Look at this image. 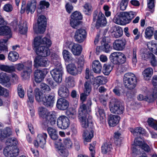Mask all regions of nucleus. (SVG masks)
<instances>
[{"label":"nucleus","instance_id":"f257e3e1","mask_svg":"<svg viewBox=\"0 0 157 157\" xmlns=\"http://www.w3.org/2000/svg\"><path fill=\"white\" fill-rule=\"evenodd\" d=\"M52 44L51 40L48 38L44 37L43 39L40 36L34 39L33 46L36 54L39 56L45 57L50 54L48 48Z\"/></svg>","mask_w":157,"mask_h":157},{"label":"nucleus","instance_id":"f03ea898","mask_svg":"<svg viewBox=\"0 0 157 157\" xmlns=\"http://www.w3.org/2000/svg\"><path fill=\"white\" fill-rule=\"evenodd\" d=\"M90 108L87 110L85 104H81L78 110L79 121L82 128H87L90 124L93 122L92 116L90 115Z\"/></svg>","mask_w":157,"mask_h":157},{"label":"nucleus","instance_id":"7ed1b4c3","mask_svg":"<svg viewBox=\"0 0 157 157\" xmlns=\"http://www.w3.org/2000/svg\"><path fill=\"white\" fill-rule=\"evenodd\" d=\"M137 12L133 11L117 13L113 18V22L117 24L125 25L130 23L136 15Z\"/></svg>","mask_w":157,"mask_h":157},{"label":"nucleus","instance_id":"20e7f679","mask_svg":"<svg viewBox=\"0 0 157 157\" xmlns=\"http://www.w3.org/2000/svg\"><path fill=\"white\" fill-rule=\"evenodd\" d=\"M59 57L56 55L51 56L52 62L53 63L56 68L50 71V73L54 80L57 83H60L62 80V75L63 71L61 64L58 61Z\"/></svg>","mask_w":157,"mask_h":157},{"label":"nucleus","instance_id":"39448f33","mask_svg":"<svg viewBox=\"0 0 157 157\" xmlns=\"http://www.w3.org/2000/svg\"><path fill=\"white\" fill-rule=\"evenodd\" d=\"M35 98L37 101L41 102L47 107H51L53 105L54 101L53 96L47 95L44 96L38 88H36L34 90Z\"/></svg>","mask_w":157,"mask_h":157},{"label":"nucleus","instance_id":"423d86ee","mask_svg":"<svg viewBox=\"0 0 157 157\" xmlns=\"http://www.w3.org/2000/svg\"><path fill=\"white\" fill-rule=\"evenodd\" d=\"M38 113L40 117L45 119L48 124L53 125L56 123V113L54 111L48 112L47 109L43 107H40L38 109Z\"/></svg>","mask_w":157,"mask_h":157},{"label":"nucleus","instance_id":"0eeeda50","mask_svg":"<svg viewBox=\"0 0 157 157\" xmlns=\"http://www.w3.org/2000/svg\"><path fill=\"white\" fill-rule=\"evenodd\" d=\"M124 84L125 87L128 89H134L137 83V78L135 75L131 72L124 74L123 78Z\"/></svg>","mask_w":157,"mask_h":157},{"label":"nucleus","instance_id":"6e6552de","mask_svg":"<svg viewBox=\"0 0 157 157\" xmlns=\"http://www.w3.org/2000/svg\"><path fill=\"white\" fill-rule=\"evenodd\" d=\"M111 61L114 64H122L125 63L126 57L123 52H114L110 56Z\"/></svg>","mask_w":157,"mask_h":157},{"label":"nucleus","instance_id":"1a4fd4ad","mask_svg":"<svg viewBox=\"0 0 157 157\" xmlns=\"http://www.w3.org/2000/svg\"><path fill=\"white\" fill-rule=\"evenodd\" d=\"M10 26L14 31H17L18 29L21 34H25L27 31V23L26 21L22 23L19 22L18 24L17 20L15 19L10 23Z\"/></svg>","mask_w":157,"mask_h":157},{"label":"nucleus","instance_id":"9d476101","mask_svg":"<svg viewBox=\"0 0 157 157\" xmlns=\"http://www.w3.org/2000/svg\"><path fill=\"white\" fill-rule=\"evenodd\" d=\"M6 23L2 16L0 15V35H6L9 38L12 36V32L10 28L6 26Z\"/></svg>","mask_w":157,"mask_h":157},{"label":"nucleus","instance_id":"9b49d317","mask_svg":"<svg viewBox=\"0 0 157 157\" xmlns=\"http://www.w3.org/2000/svg\"><path fill=\"white\" fill-rule=\"evenodd\" d=\"M82 15L80 12L75 11L73 12L71 15V26L74 28H76L79 25L80 23L79 20H82Z\"/></svg>","mask_w":157,"mask_h":157},{"label":"nucleus","instance_id":"f8f14e48","mask_svg":"<svg viewBox=\"0 0 157 157\" xmlns=\"http://www.w3.org/2000/svg\"><path fill=\"white\" fill-rule=\"evenodd\" d=\"M6 145L3 150V154L6 157H16L18 155L19 152L18 148L10 146L9 144Z\"/></svg>","mask_w":157,"mask_h":157},{"label":"nucleus","instance_id":"ddd939ff","mask_svg":"<svg viewBox=\"0 0 157 157\" xmlns=\"http://www.w3.org/2000/svg\"><path fill=\"white\" fill-rule=\"evenodd\" d=\"M86 36V30L82 29H80L77 30L75 32L74 38L76 41L81 43L84 41Z\"/></svg>","mask_w":157,"mask_h":157},{"label":"nucleus","instance_id":"4468645a","mask_svg":"<svg viewBox=\"0 0 157 157\" xmlns=\"http://www.w3.org/2000/svg\"><path fill=\"white\" fill-rule=\"evenodd\" d=\"M61 141V139H59L58 141L55 142V146L57 149V152L62 157H67L68 155V152L65 147L63 146Z\"/></svg>","mask_w":157,"mask_h":157},{"label":"nucleus","instance_id":"2eb2a0df","mask_svg":"<svg viewBox=\"0 0 157 157\" xmlns=\"http://www.w3.org/2000/svg\"><path fill=\"white\" fill-rule=\"evenodd\" d=\"M57 124L59 128L61 129H66L69 125V120L67 117L61 116L57 119Z\"/></svg>","mask_w":157,"mask_h":157},{"label":"nucleus","instance_id":"dca6fc26","mask_svg":"<svg viewBox=\"0 0 157 157\" xmlns=\"http://www.w3.org/2000/svg\"><path fill=\"white\" fill-rule=\"evenodd\" d=\"M47 137V133H43L38 135L37 140L34 141V145L35 146H38L43 148L46 143V139Z\"/></svg>","mask_w":157,"mask_h":157},{"label":"nucleus","instance_id":"f3484780","mask_svg":"<svg viewBox=\"0 0 157 157\" xmlns=\"http://www.w3.org/2000/svg\"><path fill=\"white\" fill-rule=\"evenodd\" d=\"M149 93L147 94L144 92L143 94H140L137 97V99L140 101L145 100L149 102L153 101L157 98V89L155 92V90H153L152 95H149Z\"/></svg>","mask_w":157,"mask_h":157},{"label":"nucleus","instance_id":"a211bd4d","mask_svg":"<svg viewBox=\"0 0 157 157\" xmlns=\"http://www.w3.org/2000/svg\"><path fill=\"white\" fill-rule=\"evenodd\" d=\"M93 19L94 21L97 20L96 25L98 26H105L107 23L106 18L101 12H99L98 15L94 14Z\"/></svg>","mask_w":157,"mask_h":157},{"label":"nucleus","instance_id":"6ab92c4d","mask_svg":"<svg viewBox=\"0 0 157 157\" xmlns=\"http://www.w3.org/2000/svg\"><path fill=\"white\" fill-rule=\"evenodd\" d=\"M48 72V70L44 69L43 70H37L35 71L34 75L36 82L39 83L44 79Z\"/></svg>","mask_w":157,"mask_h":157},{"label":"nucleus","instance_id":"aec40b11","mask_svg":"<svg viewBox=\"0 0 157 157\" xmlns=\"http://www.w3.org/2000/svg\"><path fill=\"white\" fill-rule=\"evenodd\" d=\"M37 22L38 32L40 33H43L45 31L47 24L45 17L43 15L39 16Z\"/></svg>","mask_w":157,"mask_h":157},{"label":"nucleus","instance_id":"412c9836","mask_svg":"<svg viewBox=\"0 0 157 157\" xmlns=\"http://www.w3.org/2000/svg\"><path fill=\"white\" fill-rule=\"evenodd\" d=\"M124 108L123 106H121L118 102L116 101L113 104L110 105V110L113 113L121 114L123 113Z\"/></svg>","mask_w":157,"mask_h":157},{"label":"nucleus","instance_id":"4be33fe9","mask_svg":"<svg viewBox=\"0 0 157 157\" xmlns=\"http://www.w3.org/2000/svg\"><path fill=\"white\" fill-rule=\"evenodd\" d=\"M34 63V66L35 67H37L39 66L47 67L49 65V61L45 57L40 58L37 57L35 58Z\"/></svg>","mask_w":157,"mask_h":157},{"label":"nucleus","instance_id":"5701e85b","mask_svg":"<svg viewBox=\"0 0 157 157\" xmlns=\"http://www.w3.org/2000/svg\"><path fill=\"white\" fill-rule=\"evenodd\" d=\"M126 41L125 39L116 40L113 44V49L116 51H122L125 47Z\"/></svg>","mask_w":157,"mask_h":157},{"label":"nucleus","instance_id":"b1692460","mask_svg":"<svg viewBox=\"0 0 157 157\" xmlns=\"http://www.w3.org/2000/svg\"><path fill=\"white\" fill-rule=\"evenodd\" d=\"M32 62L28 61L25 65V70L21 74V76L25 79L29 78L30 73L32 72Z\"/></svg>","mask_w":157,"mask_h":157},{"label":"nucleus","instance_id":"393cba45","mask_svg":"<svg viewBox=\"0 0 157 157\" xmlns=\"http://www.w3.org/2000/svg\"><path fill=\"white\" fill-rule=\"evenodd\" d=\"M67 71L70 74L75 75L82 71L81 67H77L73 63H70L66 67Z\"/></svg>","mask_w":157,"mask_h":157},{"label":"nucleus","instance_id":"a878e982","mask_svg":"<svg viewBox=\"0 0 157 157\" xmlns=\"http://www.w3.org/2000/svg\"><path fill=\"white\" fill-rule=\"evenodd\" d=\"M69 105V102L67 101L63 98H59L57 102V107L60 110H64L67 109Z\"/></svg>","mask_w":157,"mask_h":157},{"label":"nucleus","instance_id":"bb28decb","mask_svg":"<svg viewBox=\"0 0 157 157\" xmlns=\"http://www.w3.org/2000/svg\"><path fill=\"white\" fill-rule=\"evenodd\" d=\"M36 0H30L28 3L25 8L26 12L29 14L30 12L33 13L36 8Z\"/></svg>","mask_w":157,"mask_h":157},{"label":"nucleus","instance_id":"cd10ccee","mask_svg":"<svg viewBox=\"0 0 157 157\" xmlns=\"http://www.w3.org/2000/svg\"><path fill=\"white\" fill-rule=\"evenodd\" d=\"M111 32L112 35L116 38H118L121 37L123 33L122 28L119 26L113 27L111 29Z\"/></svg>","mask_w":157,"mask_h":157},{"label":"nucleus","instance_id":"c85d7f7f","mask_svg":"<svg viewBox=\"0 0 157 157\" xmlns=\"http://www.w3.org/2000/svg\"><path fill=\"white\" fill-rule=\"evenodd\" d=\"M120 117L116 115H111L108 119V123L109 126L114 127L116 126L119 122Z\"/></svg>","mask_w":157,"mask_h":157},{"label":"nucleus","instance_id":"c756f323","mask_svg":"<svg viewBox=\"0 0 157 157\" xmlns=\"http://www.w3.org/2000/svg\"><path fill=\"white\" fill-rule=\"evenodd\" d=\"M47 131L50 138L52 140L58 141V140H57V139L58 138V136L57 131L55 128L51 127H49L48 128Z\"/></svg>","mask_w":157,"mask_h":157},{"label":"nucleus","instance_id":"7c9ffc66","mask_svg":"<svg viewBox=\"0 0 157 157\" xmlns=\"http://www.w3.org/2000/svg\"><path fill=\"white\" fill-rule=\"evenodd\" d=\"M153 73V70L151 67L147 68L145 69L142 72V75L144 79L145 80H149Z\"/></svg>","mask_w":157,"mask_h":157},{"label":"nucleus","instance_id":"2f4dec72","mask_svg":"<svg viewBox=\"0 0 157 157\" xmlns=\"http://www.w3.org/2000/svg\"><path fill=\"white\" fill-rule=\"evenodd\" d=\"M63 58L65 62L69 63L74 60V59L72 57V54L68 51L63 49L62 52Z\"/></svg>","mask_w":157,"mask_h":157},{"label":"nucleus","instance_id":"473e14b6","mask_svg":"<svg viewBox=\"0 0 157 157\" xmlns=\"http://www.w3.org/2000/svg\"><path fill=\"white\" fill-rule=\"evenodd\" d=\"M138 138H136L134 140V144L135 145H138L141 148L145 151H149L150 148L148 145L145 143H143L141 141L138 140Z\"/></svg>","mask_w":157,"mask_h":157},{"label":"nucleus","instance_id":"72a5a7b5","mask_svg":"<svg viewBox=\"0 0 157 157\" xmlns=\"http://www.w3.org/2000/svg\"><path fill=\"white\" fill-rule=\"evenodd\" d=\"M94 82V86L97 88L100 85L105 84L107 82V79L104 76H100L96 77Z\"/></svg>","mask_w":157,"mask_h":157},{"label":"nucleus","instance_id":"f704fd0d","mask_svg":"<svg viewBox=\"0 0 157 157\" xmlns=\"http://www.w3.org/2000/svg\"><path fill=\"white\" fill-rule=\"evenodd\" d=\"M93 136L94 131L93 129H90L89 131L87 130L84 131L82 136L85 141L87 142H90Z\"/></svg>","mask_w":157,"mask_h":157},{"label":"nucleus","instance_id":"c9c22d12","mask_svg":"<svg viewBox=\"0 0 157 157\" xmlns=\"http://www.w3.org/2000/svg\"><path fill=\"white\" fill-rule=\"evenodd\" d=\"M92 67L94 71L96 73L100 74L102 70V66L99 61L95 60L92 63Z\"/></svg>","mask_w":157,"mask_h":157},{"label":"nucleus","instance_id":"e433bc0d","mask_svg":"<svg viewBox=\"0 0 157 157\" xmlns=\"http://www.w3.org/2000/svg\"><path fill=\"white\" fill-rule=\"evenodd\" d=\"M58 93L59 95L63 98H67L69 95L68 89L65 86H61L59 89Z\"/></svg>","mask_w":157,"mask_h":157},{"label":"nucleus","instance_id":"4c0bfd02","mask_svg":"<svg viewBox=\"0 0 157 157\" xmlns=\"http://www.w3.org/2000/svg\"><path fill=\"white\" fill-rule=\"evenodd\" d=\"M71 50L73 55L78 56L81 53L82 48L79 44L74 43L72 45Z\"/></svg>","mask_w":157,"mask_h":157},{"label":"nucleus","instance_id":"58836bf2","mask_svg":"<svg viewBox=\"0 0 157 157\" xmlns=\"http://www.w3.org/2000/svg\"><path fill=\"white\" fill-rule=\"evenodd\" d=\"M96 49L98 52L102 51L105 52L109 53L111 50L112 48L108 44L105 43L103 44L102 43L101 46H97Z\"/></svg>","mask_w":157,"mask_h":157},{"label":"nucleus","instance_id":"ea45409f","mask_svg":"<svg viewBox=\"0 0 157 157\" xmlns=\"http://www.w3.org/2000/svg\"><path fill=\"white\" fill-rule=\"evenodd\" d=\"M19 57V55L17 52L14 51H12L9 53L8 59L10 62H14L17 60Z\"/></svg>","mask_w":157,"mask_h":157},{"label":"nucleus","instance_id":"a19ab883","mask_svg":"<svg viewBox=\"0 0 157 157\" xmlns=\"http://www.w3.org/2000/svg\"><path fill=\"white\" fill-rule=\"evenodd\" d=\"M10 77L7 74L3 72H0V83L3 84L9 83Z\"/></svg>","mask_w":157,"mask_h":157},{"label":"nucleus","instance_id":"79ce46f5","mask_svg":"<svg viewBox=\"0 0 157 157\" xmlns=\"http://www.w3.org/2000/svg\"><path fill=\"white\" fill-rule=\"evenodd\" d=\"M12 132L11 129L9 128H6L1 131L0 136V140L2 141L6 137L9 136L11 134Z\"/></svg>","mask_w":157,"mask_h":157},{"label":"nucleus","instance_id":"37998d69","mask_svg":"<svg viewBox=\"0 0 157 157\" xmlns=\"http://www.w3.org/2000/svg\"><path fill=\"white\" fill-rule=\"evenodd\" d=\"M0 69L2 71L9 73H11L15 71V68L14 66L1 65H0Z\"/></svg>","mask_w":157,"mask_h":157},{"label":"nucleus","instance_id":"c03bdc74","mask_svg":"<svg viewBox=\"0 0 157 157\" xmlns=\"http://www.w3.org/2000/svg\"><path fill=\"white\" fill-rule=\"evenodd\" d=\"M137 49L136 48L133 49L131 55L132 62L133 67H136L137 62Z\"/></svg>","mask_w":157,"mask_h":157},{"label":"nucleus","instance_id":"a18cd8bd","mask_svg":"<svg viewBox=\"0 0 157 157\" xmlns=\"http://www.w3.org/2000/svg\"><path fill=\"white\" fill-rule=\"evenodd\" d=\"M83 7V11L86 14L89 15L92 12V7L90 4L86 3Z\"/></svg>","mask_w":157,"mask_h":157},{"label":"nucleus","instance_id":"49530a36","mask_svg":"<svg viewBox=\"0 0 157 157\" xmlns=\"http://www.w3.org/2000/svg\"><path fill=\"white\" fill-rule=\"evenodd\" d=\"M91 82L90 81L88 80L85 82L84 85V92L88 94H90L92 89Z\"/></svg>","mask_w":157,"mask_h":157},{"label":"nucleus","instance_id":"de8ad7c7","mask_svg":"<svg viewBox=\"0 0 157 157\" xmlns=\"http://www.w3.org/2000/svg\"><path fill=\"white\" fill-rule=\"evenodd\" d=\"M113 69L112 66L109 64H105L103 67V73L105 75H108Z\"/></svg>","mask_w":157,"mask_h":157},{"label":"nucleus","instance_id":"09e8293b","mask_svg":"<svg viewBox=\"0 0 157 157\" xmlns=\"http://www.w3.org/2000/svg\"><path fill=\"white\" fill-rule=\"evenodd\" d=\"M147 46L148 49L152 52L156 49L157 50V43L155 41L152 40L147 43Z\"/></svg>","mask_w":157,"mask_h":157},{"label":"nucleus","instance_id":"8fccbe9b","mask_svg":"<svg viewBox=\"0 0 157 157\" xmlns=\"http://www.w3.org/2000/svg\"><path fill=\"white\" fill-rule=\"evenodd\" d=\"M112 149V146L111 144H104L101 147V152L103 154H105L109 152Z\"/></svg>","mask_w":157,"mask_h":157},{"label":"nucleus","instance_id":"3c124183","mask_svg":"<svg viewBox=\"0 0 157 157\" xmlns=\"http://www.w3.org/2000/svg\"><path fill=\"white\" fill-rule=\"evenodd\" d=\"M77 112L75 109H70L68 110L66 113V114L70 118L74 119L76 116Z\"/></svg>","mask_w":157,"mask_h":157},{"label":"nucleus","instance_id":"603ef678","mask_svg":"<svg viewBox=\"0 0 157 157\" xmlns=\"http://www.w3.org/2000/svg\"><path fill=\"white\" fill-rule=\"evenodd\" d=\"M147 123L148 125L156 130H157V121L151 118L148 119Z\"/></svg>","mask_w":157,"mask_h":157},{"label":"nucleus","instance_id":"864d4df0","mask_svg":"<svg viewBox=\"0 0 157 157\" xmlns=\"http://www.w3.org/2000/svg\"><path fill=\"white\" fill-rule=\"evenodd\" d=\"M7 41V39H1L0 40V52L2 51H7V48L5 45Z\"/></svg>","mask_w":157,"mask_h":157},{"label":"nucleus","instance_id":"5fc2aeb1","mask_svg":"<svg viewBox=\"0 0 157 157\" xmlns=\"http://www.w3.org/2000/svg\"><path fill=\"white\" fill-rule=\"evenodd\" d=\"M154 28L149 27L147 28L145 31V37L147 38H149L152 36L154 31Z\"/></svg>","mask_w":157,"mask_h":157},{"label":"nucleus","instance_id":"6e6d98bb","mask_svg":"<svg viewBox=\"0 0 157 157\" xmlns=\"http://www.w3.org/2000/svg\"><path fill=\"white\" fill-rule=\"evenodd\" d=\"M63 144L65 147L68 149L72 148L73 143L71 140L69 138H65L63 139Z\"/></svg>","mask_w":157,"mask_h":157},{"label":"nucleus","instance_id":"4d7b16f0","mask_svg":"<svg viewBox=\"0 0 157 157\" xmlns=\"http://www.w3.org/2000/svg\"><path fill=\"white\" fill-rule=\"evenodd\" d=\"M18 144L17 140L15 138L8 139L6 142V144H9L10 146H12L16 148H17L15 146Z\"/></svg>","mask_w":157,"mask_h":157},{"label":"nucleus","instance_id":"13d9d810","mask_svg":"<svg viewBox=\"0 0 157 157\" xmlns=\"http://www.w3.org/2000/svg\"><path fill=\"white\" fill-rule=\"evenodd\" d=\"M152 54L153 53L148 52L147 50L144 49L143 53L141 54V56L143 59L147 60H148L150 57L151 54Z\"/></svg>","mask_w":157,"mask_h":157},{"label":"nucleus","instance_id":"bf43d9fd","mask_svg":"<svg viewBox=\"0 0 157 157\" xmlns=\"http://www.w3.org/2000/svg\"><path fill=\"white\" fill-rule=\"evenodd\" d=\"M65 82L70 87H74L75 85V82L72 76H68L67 77Z\"/></svg>","mask_w":157,"mask_h":157},{"label":"nucleus","instance_id":"052dcab7","mask_svg":"<svg viewBox=\"0 0 157 157\" xmlns=\"http://www.w3.org/2000/svg\"><path fill=\"white\" fill-rule=\"evenodd\" d=\"M28 104L29 105L30 103L31 104L33 103L34 101L33 94L31 90L28 91Z\"/></svg>","mask_w":157,"mask_h":157},{"label":"nucleus","instance_id":"680f3d73","mask_svg":"<svg viewBox=\"0 0 157 157\" xmlns=\"http://www.w3.org/2000/svg\"><path fill=\"white\" fill-rule=\"evenodd\" d=\"M148 60L152 66L154 67L157 65V60L155 56L153 54H151V56L150 57Z\"/></svg>","mask_w":157,"mask_h":157},{"label":"nucleus","instance_id":"e2e57ef3","mask_svg":"<svg viewBox=\"0 0 157 157\" xmlns=\"http://www.w3.org/2000/svg\"><path fill=\"white\" fill-rule=\"evenodd\" d=\"M3 10L7 12H10L13 10V6L12 4L10 3H7L3 6Z\"/></svg>","mask_w":157,"mask_h":157},{"label":"nucleus","instance_id":"0e129e2a","mask_svg":"<svg viewBox=\"0 0 157 157\" xmlns=\"http://www.w3.org/2000/svg\"><path fill=\"white\" fill-rule=\"evenodd\" d=\"M40 87L41 90L44 93H48L50 90V88L49 86L44 83H41Z\"/></svg>","mask_w":157,"mask_h":157},{"label":"nucleus","instance_id":"69168bd1","mask_svg":"<svg viewBox=\"0 0 157 157\" xmlns=\"http://www.w3.org/2000/svg\"><path fill=\"white\" fill-rule=\"evenodd\" d=\"M98 112L100 116V119L102 122L105 120V114L104 110L101 109L99 108Z\"/></svg>","mask_w":157,"mask_h":157},{"label":"nucleus","instance_id":"338daca9","mask_svg":"<svg viewBox=\"0 0 157 157\" xmlns=\"http://www.w3.org/2000/svg\"><path fill=\"white\" fill-rule=\"evenodd\" d=\"M128 4V2L121 0L119 3L120 9L122 10H125Z\"/></svg>","mask_w":157,"mask_h":157},{"label":"nucleus","instance_id":"774afa93","mask_svg":"<svg viewBox=\"0 0 157 157\" xmlns=\"http://www.w3.org/2000/svg\"><path fill=\"white\" fill-rule=\"evenodd\" d=\"M152 83L154 86V89L153 90H155V92L157 90V75H154L152 78Z\"/></svg>","mask_w":157,"mask_h":157}]
</instances>
